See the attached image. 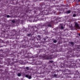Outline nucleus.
Returning a JSON list of instances; mask_svg holds the SVG:
<instances>
[{
	"mask_svg": "<svg viewBox=\"0 0 80 80\" xmlns=\"http://www.w3.org/2000/svg\"><path fill=\"white\" fill-rule=\"evenodd\" d=\"M51 20H52L50 22H48L46 23H44L42 25V27H44L46 29L45 30H46L48 27H52V24L54 23H57L60 20V18L59 17H57L56 18L54 16H52L51 18Z\"/></svg>",
	"mask_w": 80,
	"mask_h": 80,
	"instance_id": "obj_1",
	"label": "nucleus"
},
{
	"mask_svg": "<svg viewBox=\"0 0 80 80\" xmlns=\"http://www.w3.org/2000/svg\"><path fill=\"white\" fill-rule=\"evenodd\" d=\"M45 7V4H43L40 6V8H36L34 9V13H36L37 12L39 11L41 13V14L43 15H46L49 14V11H48V10H44V9L46 8Z\"/></svg>",
	"mask_w": 80,
	"mask_h": 80,
	"instance_id": "obj_2",
	"label": "nucleus"
},
{
	"mask_svg": "<svg viewBox=\"0 0 80 80\" xmlns=\"http://www.w3.org/2000/svg\"><path fill=\"white\" fill-rule=\"evenodd\" d=\"M67 64H66L65 63L64 64H62L61 66V67L62 68H75L76 67V63H72L70 62H67Z\"/></svg>",
	"mask_w": 80,
	"mask_h": 80,
	"instance_id": "obj_3",
	"label": "nucleus"
},
{
	"mask_svg": "<svg viewBox=\"0 0 80 80\" xmlns=\"http://www.w3.org/2000/svg\"><path fill=\"white\" fill-rule=\"evenodd\" d=\"M65 71L66 72H69V73H65V74H64L63 75V77L64 78H70V77L69 76V75H70L71 74V72L70 71H69L68 69H67L66 68H65Z\"/></svg>",
	"mask_w": 80,
	"mask_h": 80,
	"instance_id": "obj_4",
	"label": "nucleus"
},
{
	"mask_svg": "<svg viewBox=\"0 0 80 80\" xmlns=\"http://www.w3.org/2000/svg\"><path fill=\"white\" fill-rule=\"evenodd\" d=\"M43 58H44L45 60H51L54 58L53 55H50L48 56L47 55H45L43 57Z\"/></svg>",
	"mask_w": 80,
	"mask_h": 80,
	"instance_id": "obj_5",
	"label": "nucleus"
},
{
	"mask_svg": "<svg viewBox=\"0 0 80 80\" xmlns=\"http://www.w3.org/2000/svg\"><path fill=\"white\" fill-rule=\"evenodd\" d=\"M75 27L76 28H78V29H80V28L79 27V25H78V24L77 22H75Z\"/></svg>",
	"mask_w": 80,
	"mask_h": 80,
	"instance_id": "obj_6",
	"label": "nucleus"
},
{
	"mask_svg": "<svg viewBox=\"0 0 80 80\" xmlns=\"http://www.w3.org/2000/svg\"><path fill=\"white\" fill-rule=\"evenodd\" d=\"M58 9L60 10H63V11H64L65 9H67V8H64L63 7L61 6V7L59 8Z\"/></svg>",
	"mask_w": 80,
	"mask_h": 80,
	"instance_id": "obj_7",
	"label": "nucleus"
},
{
	"mask_svg": "<svg viewBox=\"0 0 80 80\" xmlns=\"http://www.w3.org/2000/svg\"><path fill=\"white\" fill-rule=\"evenodd\" d=\"M36 63H35V65H41L42 63V62L40 61H37Z\"/></svg>",
	"mask_w": 80,
	"mask_h": 80,
	"instance_id": "obj_8",
	"label": "nucleus"
},
{
	"mask_svg": "<svg viewBox=\"0 0 80 80\" xmlns=\"http://www.w3.org/2000/svg\"><path fill=\"white\" fill-rule=\"evenodd\" d=\"M37 40H39L40 39V36L38 35L36 37Z\"/></svg>",
	"mask_w": 80,
	"mask_h": 80,
	"instance_id": "obj_9",
	"label": "nucleus"
},
{
	"mask_svg": "<svg viewBox=\"0 0 80 80\" xmlns=\"http://www.w3.org/2000/svg\"><path fill=\"white\" fill-rule=\"evenodd\" d=\"M7 61L8 62V63H10V59L8 58L7 59Z\"/></svg>",
	"mask_w": 80,
	"mask_h": 80,
	"instance_id": "obj_10",
	"label": "nucleus"
},
{
	"mask_svg": "<svg viewBox=\"0 0 80 80\" xmlns=\"http://www.w3.org/2000/svg\"><path fill=\"white\" fill-rule=\"evenodd\" d=\"M29 9V8H28V10H26V13H30V11H31V10H28V9Z\"/></svg>",
	"mask_w": 80,
	"mask_h": 80,
	"instance_id": "obj_11",
	"label": "nucleus"
},
{
	"mask_svg": "<svg viewBox=\"0 0 80 80\" xmlns=\"http://www.w3.org/2000/svg\"><path fill=\"white\" fill-rule=\"evenodd\" d=\"M79 74V72H78V71H77L76 72V73L75 74V75H78Z\"/></svg>",
	"mask_w": 80,
	"mask_h": 80,
	"instance_id": "obj_12",
	"label": "nucleus"
},
{
	"mask_svg": "<svg viewBox=\"0 0 80 80\" xmlns=\"http://www.w3.org/2000/svg\"><path fill=\"white\" fill-rule=\"evenodd\" d=\"M70 43L72 45V46H73L74 45V42H70Z\"/></svg>",
	"mask_w": 80,
	"mask_h": 80,
	"instance_id": "obj_13",
	"label": "nucleus"
},
{
	"mask_svg": "<svg viewBox=\"0 0 80 80\" xmlns=\"http://www.w3.org/2000/svg\"><path fill=\"white\" fill-rule=\"evenodd\" d=\"M67 13H70L71 11L70 10L68 11L67 12Z\"/></svg>",
	"mask_w": 80,
	"mask_h": 80,
	"instance_id": "obj_14",
	"label": "nucleus"
},
{
	"mask_svg": "<svg viewBox=\"0 0 80 80\" xmlns=\"http://www.w3.org/2000/svg\"><path fill=\"white\" fill-rule=\"evenodd\" d=\"M57 41L56 40H54L53 41V42L54 43H57Z\"/></svg>",
	"mask_w": 80,
	"mask_h": 80,
	"instance_id": "obj_15",
	"label": "nucleus"
},
{
	"mask_svg": "<svg viewBox=\"0 0 80 80\" xmlns=\"http://www.w3.org/2000/svg\"><path fill=\"white\" fill-rule=\"evenodd\" d=\"M18 77H20V76H21V73H18Z\"/></svg>",
	"mask_w": 80,
	"mask_h": 80,
	"instance_id": "obj_16",
	"label": "nucleus"
},
{
	"mask_svg": "<svg viewBox=\"0 0 80 80\" xmlns=\"http://www.w3.org/2000/svg\"><path fill=\"white\" fill-rule=\"evenodd\" d=\"M28 79H31L32 78V76H30L28 77Z\"/></svg>",
	"mask_w": 80,
	"mask_h": 80,
	"instance_id": "obj_17",
	"label": "nucleus"
},
{
	"mask_svg": "<svg viewBox=\"0 0 80 80\" xmlns=\"http://www.w3.org/2000/svg\"><path fill=\"white\" fill-rule=\"evenodd\" d=\"M27 36H28V37H30V36H32V35H31V34H28Z\"/></svg>",
	"mask_w": 80,
	"mask_h": 80,
	"instance_id": "obj_18",
	"label": "nucleus"
},
{
	"mask_svg": "<svg viewBox=\"0 0 80 80\" xmlns=\"http://www.w3.org/2000/svg\"><path fill=\"white\" fill-rule=\"evenodd\" d=\"M12 23H14L15 22V20H12Z\"/></svg>",
	"mask_w": 80,
	"mask_h": 80,
	"instance_id": "obj_19",
	"label": "nucleus"
},
{
	"mask_svg": "<svg viewBox=\"0 0 80 80\" xmlns=\"http://www.w3.org/2000/svg\"><path fill=\"white\" fill-rule=\"evenodd\" d=\"M29 76L28 75V74H26L25 75V77H26L27 78H28V77Z\"/></svg>",
	"mask_w": 80,
	"mask_h": 80,
	"instance_id": "obj_20",
	"label": "nucleus"
},
{
	"mask_svg": "<svg viewBox=\"0 0 80 80\" xmlns=\"http://www.w3.org/2000/svg\"><path fill=\"white\" fill-rule=\"evenodd\" d=\"M26 70H29V67H27L26 68Z\"/></svg>",
	"mask_w": 80,
	"mask_h": 80,
	"instance_id": "obj_21",
	"label": "nucleus"
},
{
	"mask_svg": "<svg viewBox=\"0 0 80 80\" xmlns=\"http://www.w3.org/2000/svg\"><path fill=\"white\" fill-rule=\"evenodd\" d=\"M53 77H57V74H54Z\"/></svg>",
	"mask_w": 80,
	"mask_h": 80,
	"instance_id": "obj_22",
	"label": "nucleus"
},
{
	"mask_svg": "<svg viewBox=\"0 0 80 80\" xmlns=\"http://www.w3.org/2000/svg\"><path fill=\"white\" fill-rule=\"evenodd\" d=\"M22 18H25V15L22 16L21 17Z\"/></svg>",
	"mask_w": 80,
	"mask_h": 80,
	"instance_id": "obj_23",
	"label": "nucleus"
},
{
	"mask_svg": "<svg viewBox=\"0 0 80 80\" xmlns=\"http://www.w3.org/2000/svg\"><path fill=\"white\" fill-rule=\"evenodd\" d=\"M73 17H76V15L75 14H73Z\"/></svg>",
	"mask_w": 80,
	"mask_h": 80,
	"instance_id": "obj_24",
	"label": "nucleus"
},
{
	"mask_svg": "<svg viewBox=\"0 0 80 80\" xmlns=\"http://www.w3.org/2000/svg\"><path fill=\"white\" fill-rule=\"evenodd\" d=\"M10 17V15H7V18H9Z\"/></svg>",
	"mask_w": 80,
	"mask_h": 80,
	"instance_id": "obj_25",
	"label": "nucleus"
},
{
	"mask_svg": "<svg viewBox=\"0 0 80 80\" xmlns=\"http://www.w3.org/2000/svg\"><path fill=\"white\" fill-rule=\"evenodd\" d=\"M49 62L51 63H53V61H49Z\"/></svg>",
	"mask_w": 80,
	"mask_h": 80,
	"instance_id": "obj_26",
	"label": "nucleus"
},
{
	"mask_svg": "<svg viewBox=\"0 0 80 80\" xmlns=\"http://www.w3.org/2000/svg\"><path fill=\"white\" fill-rule=\"evenodd\" d=\"M3 57L4 56L2 55H0V57Z\"/></svg>",
	"mask_w": 80,
	"mask_h": 80,
	"instance_id": "obj_27",
	"label": "nucleus"
},
{
	"mask_svg": "<svg viewBox=\"0 0 80 80\" xmlns=\"http://www.w3.org/2000/svg\"><path fill=\"white\" fill-rule=\"evenodd\" d=\"M61 29H63V26H61Z\"/></svg>",
	"mask_w": 80,
	"mask_h": 80,
	"instance_id": "obj_28",
	"label": "nucleus"
},
{
	"mask_svg": "<svg viewBox=\"0 0 80 80\" xmlns=\"http://www.w3.org/2000/svg\"><path fill=\"white\" fill-rule=\"evenodd\" d=\"M36 1H37V0H34L33 1L34 2H35Z\"/></svg>",
	"mask_w": 80,
	"mask_h": 80,
	"instance_id": "obj_29",
	"label": "nucleus"
},
{
	"mask_svg": "<svg viewBox=\"0 0 80 80\" xmlns=\"http://www.w3.org/2000/svg\"><path fill=\"white\" fill-rule=\"evenodd\" d=\"M78 35H79V37H80V33L78 34Z\"/></svg>",
	"mask_w": 80,
	"mask_h": 80,
	"instance_id": "obj_30",
	"label": "nucleus"
},
{
	"mask_svg": "<svg viewBox=\"0 0 80 80\" xmlns=\"http://www.w3.org/2000/svg\"><path fill=\"white\" fill-rule=\"evenodd\" d=\"M44 40L45 41V40H46V39L44 38Z\"/></svg>",
	"mask_w": 80,
	"mask_h": 80,
	"instance_id": "obj_31",
	"label": "nucleus"
},
{
	"mask_svg": "<svg viewBox=\"0 0 80 80\" xmlns=\"http://www.w3.org/2000/svg\"><path fill=\"white\" fill-rule=\"evenodd\" d=\"M78 1L80 2V0H78Z\"/></svg>",
	"mask_w": 80,
	"mask_h": 80,
	"instance_id": "obj_32",
	"label": "nucleus"
},
{
	"mask_svg": "<svg viewBox=\"0 0 80 80\" xmlns=\"http://www.w3.org/2000/svg\"><path fill=\"white\" fill-rule=\"evenodd\" d=\"M43 31H44V32H45V30H44Z\"/></svg>",
	"mask_w": 80,
	"mask_h": 80,
	"instance_id": "obj_33",
	"label": "nucleus"
},
{
	"mask_svg": "<svg viewBox=\"0 0 80 80\" xmlns=\"http://www.w3.org/2000/svg\"><path fill=\"white\" fill-rule=\"evenodd\" d=\"M76 77H78V76Z\"/></svg>",
	"mask_w": 80,
	"mask_h": 80,
	"instance_id": "obj_34",
	"label": "nucleus"
}]
</instances>
